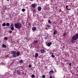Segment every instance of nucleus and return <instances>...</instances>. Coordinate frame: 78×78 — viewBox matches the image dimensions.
Returning a JSON list of instances; mask_svg holds the SVG:
<instances>
[{"label":"nucleus","mask_w":78,"mask_h":78,"mask_svg":"<svg viewBox=\"0 0 78 78\" xmlns=\"http://www.w3.org/2000/svg\"><path fill=\"white\" fill-rule=\"evenodd\" d=\"M44 9L48 11V9H50V8H49L48 6H45V7H44Z\"/></svg>","instance_id":"obj_6"},{"label":"nucleus","mask_w":78,"mask_h":78,"mask_svg":"<svg viewBox=\"0 0 78 78\" xmlns=\"http://www.w3.org/2000/svg\"><path fill=\"white\" fill-rule=\"evenodd\" d=\"M71 9H68V10H69H69H70Z\"/></svg>","instance_id":"obj_39"},{"label":"nucleus","mask_w":78,"mask_h":78,"mask_svg":"<svg viewBox=\"0 0 78 78\" xmlns=\"http://www.w3.org/2000/svg\"><path fill=\"white\" fill-rule=\"evenodd\" d=\"M48 23H51V21H50V20H49L48 21Z\"/></svg>","instance_id":"obj_31"},{"label":"nucleus","mask_w":78,"mask_h":78,"mask_svg":"<svg viewBox=\"0 0 78 78\" xmlns=\"http://www.w3.org/2000/svg\"><path fill=\"white\" fill-rule=\"evenodd\" d=\"M48 28H49V27H50V26H49V25H48Z\"/></svg>","instance_id":"obj_36"},{"label":"nucleus","mask_w":78,"mask_h":78,"mask_svg":"<svg viewBox=\"0 0 78 78\" xmlns=\"http://www.w3.org/2000/svg\"><path fill=\"white\" fill-rule=\"evenodd\" d=\"M8 38L7 37H4V39L5 41H6V40H8Z\"/></svg>","instance_id":"obj_18"},{"label":"nucleus","mask_w":78,"mask_h":78,"mask_svg":"<svg viewBox=\"0 0 78 78\" xmlns=\"http://www.w3.org/2000/svg\"><path fill=\"white\" fill-rule=\"evenodd\" d=\"M33 43L34 44V45H37V44L38 43V41L37 40L34 41Z\"/></svg>","instance_id":"obj_5"},{"label":"nucleus","mask_w":78,"mask_h":78,"mask_svg":"<svg viewBox=\"0 0 78 78\" xmlns=\"http://www.w3.org/2000/svg\"><path fill=\"white\" fill-rule=\"evenodd\" d=\"M51 53L52 54L51 55V57H52V58H55V55H53V53L52 52H51Z\"/></svg>","instance_id":"obj_17"},{"label":"nucleus","mask_w":78,"mask_h":78,"mask_svg":"<svg viewBox=\"0 0 78 78\" xmlns=\"http://www.w3.org/2000/svg\"><path fill=\"white\" fill-rule=\"evenodd\" d=\"M40 52H41V53H44L45 52V51L44 50H42L40 51Z\"/></svg>","instance_id":"obj_12"},{"label":"nucleus","mask_w":78,"mask_h":78,"mask_svg":"<svg viewBox=\"0 0 78 78\" xmlns=\"http://www.w3.org/2000/svg\"><path fill=\"white\" fill-rule=\"evenodd\" d=\"M42 77L43 78H45V75H43L42 76Z\"/></svg>","instance_id":"obj_27"},{"label":"nucleus","mask_w":78,"mask_h":78,"mask_svg":"<svg viewBox=\"0 0 78 78\" xmlns=\"http://www.w3.org/2000/svg\"><path fill=\"white\" fill-rule=\"evenodd\" d=\"M10 28H11V30H12V31L14 30V24H13V23H12L11 24Z\"/></svg>","instance_id":"obj_4"},{"label":"nucleus","mask_w":78,"mask_h":78,"mask_svg":"<svg viewBox=\"0 0 78 78\" xmlns=\"http://www.w3.org/2000/svg\"><path fill=\"white\" fill-rule=\"evenodd\" d=\"M31 6L32 7H33V8H34L36 7V4H32L31 5Z\"/></svg>","instance_id":"obj_9"},{"label":"nucleus","mask_w":78,"mask_h":78,"mask_svg":"<svg viewBox=\"0 0 78 78\" xmlns=\"http://www.w3.org/2000/svg\"><path fill=\"white\" fill-rule=\"evenodd\" d=\"M22 23H23V25H24V24H25V22H24V21H22Z\"/></svg>","instance_id":"obj_32"},{"label":"nucleus","mask_w":78,"mask_h":78,"mask_svg":"<svg viewBox=\"0 0 78 78\" xmlns=\"http://www.w3.org/2000/svg\"><path fill=\"white\" fill-rule=\"evenodd\" d=\"M78 35L77 34H76V35H74L72 37V39L73 40H76L78 39Z\"/></svg>","instance_id":"obj_3"},{"label":"nucleus","mask_w":78,"mask_h":78,"mask_svg":"<svg viewBox=\"0 0 78 78\" xmlns=\"http://www.w3.org/2000/svg\"><path fill=\"white\" fill-rule=\"evenodd\" d=\"M38 53H36L35 54V57H36V58H37V56H38Z\"/></svg>","instance_id":"obj_20"},{"label":"nucleus","mask_w":78,"mask_h":78,"mask_svg":"<svg viewBox=\"0 0 78 78\" xmlns=\"http://www.w3.org/2000/svg\"><path fill=\"white\" fill-rule=\"evenodd\" d=\"M68 7H69V6L68 5H66V9L67 10H68V9L67 8Z\"/></svg>","instance_id":"obj_29"},{"label":"nucleus","mask_w":78,"mask_h":78,"mask_svg":"<svg viewBox=\"0 0 78 78\" xmlns=\"http://www.w3.org/2000/svg\"><path fill=\"white\" fill-rule=\"evenodd\" d=\"M36 12V9H33V12Z\"/></svg>","instance_id":"obj_26"},{"label":"nucleus","mask_w":78,"mask_h":78,"mask_svg":"<svg viewBox=\"0 0 78 78\" xmlns=\"http://www.w3.org/2000/svg\"><path fill=\"white\" fill-rule=\"evenodd\" d=\"M15 28H18V29H20V28L22 27V24L21 23H19L15 25Z\"/></svg>","instance_id":"obj_2"},{"label":"nucleus","mask_w":78,"mask_h":78,"mask_svg":"<svg viewBox=\"0 0 78 78\" xmlns=\"http://www.w3.org/2000/svg\"><path fill=\"white\" fill-rule=\"evenodd\" d=\"M6 26H7L8 27H9V23H7L6 24Z\"/></svg>","instance_id":"obj_23"},{"label":"nucleus","mask_w":78,"mask_h":78,"mask_svg":"<svg viewBox=\"0 0 78 78\" xmlns=\"http://www.w3.org/2000/svg\"><path fill=\"white\" fill-rule=\"evenodd\" d=\"M21 68L22 69H23V67L21 66Z\"/></svg>","instance_id":"obj_37"},{"label":"nucleus","mask_w":78,"mask_h":78,"mask_svg":"<svg viewBox=\"0 0 78 78\" xmlns=\"http://www.w3.org/2000/svg\"><path fill=\"white\" fill-rule=\"evenodd\" d=\"M63 36L64 37H66V33H64L63 34Z\"/></svg>","instance_id":"obj_25"},{"label":"nucleus","mask_w":78,"mask_h":78,"mask_svg":"<svg viewBox=\"0 0 78 78\" xmlns=\"http://www.w3.org/2000/svg\"><path fill=\"white\" fill-rule=\"evenodd\" d=\"M9 33H10V34H11V33H12V31L11 30H9Z\"/></svg>","instance_id":"obj_24"},{"label":"nucleus","mask_w":78,"mask_h":78,"mask_svg":"<svg viewBox=\"0 0 78 78\" xmlns=\"http://www.w3.org/2000/svg\"><path fill=\"white\" fill-rule=\"evenodd\" d=\"M52 76H50L49 78H52Z\"/></svg>","instance_id":"obj_35"},{"label":"nucleus","mask_w":78,"mask_h":78,"mask_svg":"<svg viewBox=\"0 0 78 78\" xmlns=\"http://www.w3.org/2000/svg\"><path fill=\"white\" fill-rule=\"evenodd\" d=\"M2 47L3 48H6V46L4 44H3L2 45Z\"/></svg>","instance_id":"obj_14"},{"label":"nucleus","mask_w":78,"mask_h":78,"mask_svg":"<svg viewBox=\"0 0 78 78\" xmlns=\"http://www.w3.org/2000/svg\"><path fill=\"white\" fill-rule=\"evenodd\" d=\"M17 74H18V75H20V72L19 70H17Z\"/></svg>","instance_id":"obj_15"},{"label":"nucleus","mask_w":78,"mask_h":78,"mask_svg":"<svg viewBox=\"0 0 78 78\" xmlns=\"http://www.w3.org/2000/svg\"><path fill=\"white\" fill-rule=\"evenodd\" d=\"M25 11V9H22V11H23V12H24V11Z\"/></svg>","instance_id":"obj_28"},{"label":"nucleus","mask_w":78,"mask_h":78,"mask_svg":"<svg viewBox=\"0 0 78 78\" xmlns=\"http://www.w3.org/2000/svg\"><path fill=\"white\" fill-rule=\"evenodd\" d=\"M66 61H68V60L66 59Z\"/></svg>","instance_id":"obj_38"},{"label":"nucleus","mask_w":78,"mask_h":78,"mask_svg":"<svg viewBox=\"0 0 78 78\" xmlns=\"http://www.w3.org/2000/svg\"><path fill=\"white\" fill-rule=\"evenodd\" d=\"M29 67H32V66H31V64H30L29 65Z\"/></svg>","instance_id":"obj_30"},{"label":"nucleus","mask_w":78,"mask_h":78,"mask_svg":"<svg viewBox=\"0 0 78 78\" xmlns=\"http://www.w3.org/2000/svg\"><path fill=\"white\" fill-rule=\"evenodd\" d=\"M23 62V60H21L20 61V64H21V63H22V62Z\"/></svg>","instance_id":"obj_21"},{"label":"nucleus","mask_w":78,"mask_h":78,"mask_svg":"<svg viewBox=\"0 0 78 78\" xmlns=\"http://www.w3.org/2000/svg\"><path fill=\"white\" fill-rule=\"evenodd\" d=\"M75 40H73V39H71V42H72V43H73H73H75Z\"/></svg>","instance_id":"obj_10"},{"label":"nucleus","mask_w":78,"mask_h":78,"mask_svg":"<svg viewBox=\"0 0 78 78\" xmlns=\"http://www.w3.org/2000/svg\"><path fill=\"white\" fill-rule=\"evenodd\" d=\"M52 44V43L51 42H49L48 43H47V45H48V47H50V45H51V44Z\"/></svg>","instance_id":"obj_8"},{"label":"nucleus","mask_w":78,"mask_h":78,"mask_svg":"<svg viewBox=\"0 0 78 78\" xmlns=\"http://www.w3.org/2000/svg\"><path fill=\"white\" fill-rule=\"evenodd\" d=\"M41 9H42V8H41V6H38V11H41Z\"/></svg>","instance_id":"obj_7"},{"label":"nucleus","mask_w":78,"mask_h":78,"mask_svg":"<svg viewBox=\"0 0 78 78\" xmlns=\"http://www.w3.org/2000/svg\"><path fill=\"white\" fill-rule=\"evenodd\" d=\"M45 39H47V37H45L44 38Z\"/></svg>","instance_id":"obj_33"},{"label":"nucleus","mask_w":78,"mask_h":78,"mask_svg":"<svg viewBox=\"0 0 78 78\" xmlns=\"http://www.w3.org/2000/svg\"><path fill=\"white\" fill-rule=\"evenodd\" d=\"M52 73H53V70H51L50 71L49 74V75H51Z\"/></svg>","instance_id":"obj_11"},{"label":"nucleus","mask_w":78,"mask_h":78,"mask_svg":"<svg viewBox=\"0 0 78 78\" xmlns=\"http://www.w3.org/2000/svg\"><path fill=\"white\" fill-rule=\"evenodd\" d=\"M11 52V54H13L12 58H16L17 56H20V52L19 51L16 52V51H12Z\"/></svg>","instance_id":"obj_1"},{"label":"nucleus","mask_w":78,"mask_h":78,"mask_svg":"<svg viewBox=\"0 0 78 78\" xmlns=\"http://www.w3.org/2000/svg\"><path fill=\"white\" fill-rule=\"evenodd\" d=\"M2 25L3 27H5L6 26V23H4L2 24Z\"/></svg>","instance_id":"obj_19"},{"label":"nucleus","mask_w":78,"mask_h":78,"mask_svg":"<svg viewBox=\"0 0 78 78\" xmlns=\"http://www.w3.org/2000/svg\"><path fill=\"white\" fill-rule=\"evenodd\" d=\"M32 30L33 31H35V30H36V27H33L32 28Z\"/></svg>","instance_id":"obj_13"},{"label":"nucleus","mask_w":78,"mask_h":78,"mask_svg":"<svg viewBox=\"0 0 78 78\" xmlns=\"http://www.w3.org/2000/svg\"><path fill=\"white\" fill-rule=\"evenodd\" d=\"M7 1H9V0H7Z\"/></svg>","instance_id":"obj_40"},{"label":"nucleus","mask_w":78,"mask_h":78,"mask_svg":"<svg viewBox=\"0 0 78 78\" xmlns=\"http://www.w3.org/2000/svg\"><path fill=\"white\" fill-rule=\"evenodd\" d=\"M56 33H57V31L54 30V33H53V34H54V35H55L56 34Z\"/></svg>","instance_id":"obj_16"},{"label":"nucleus","mask_w":78,"mask_h":78,"mask_svg":"<svg viewBox=\"0 0 78 78\" xmlns=\"http://www.w3.org/2000/svg\"><path fill=\"white\" fill-rule=\"evenodd\" d=\"M31 77H32V78H34L35 77V75L34 74H32V75Z\"/></svg>","instance_id":"obj_22"},{"label":"nucleus","mask_w":78,"mask_h":78,"mask_svg":"<svg viewBox=\"0 0 78 78\" xmlns=\"http://www.w3.org/2000/svg\"><path fill=\"white\" fill-rule=\"evenodd\" d=\"M69 66H71V65H72V64L71 63H70L69 64Z\"/></svg>","instance_id":"obj_34"}]
</instances>
